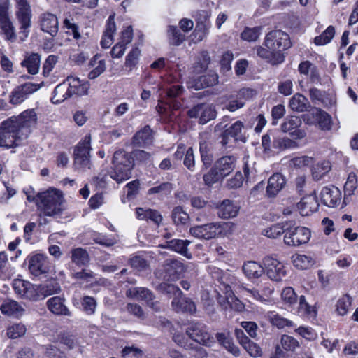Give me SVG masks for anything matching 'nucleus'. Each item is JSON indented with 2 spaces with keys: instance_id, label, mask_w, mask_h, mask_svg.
Masks as SVG:
<instances>
[{
  "instance_id": "nucleus-63",
  "label": "nucleus",
  "mask_w": 358,
  "mask_h": 358,
  "mask_svg": "<svg viewBox=\"0 0 358 358\" xmlns=\"http://www.w3.org/2000/svg\"><path fill=\"white\" fill-rule=\"evenodd\" d=\"M158 289L162 292L173 295L174 297H178L182 294L181 290L178 287L167 282L161 283L158 286Z\"/></svg>"
},
{
  "instance_id": "nucleus-42",
  "label": "nucleus",
  "mask_w": 358,
  "mask_h": 358,
  "mask_svg": "<svg viewBox=\"0 0 358 358\" xmlns=\"http://www.w3.org/2000/svg\"><path fill=\"white\" fill-rule=\"evenodd\" d=\"M238 278L229 271H225L224 277L219 285L220 289L226 295L232 293L231 286L238 283Z\"/></svg>"
},
{
  "instance_id": "nucleus-37",
  "label": "nucleus",
  "mask_w": 358,
  "mask_h": 358,
  "mask_svg": "<svg viewBox=\"0 0 358 358\" xmlns=\"http://www.w3.org/2000/svg\"><path fill=\"white\" fill-rule=\"evenodd\" d=\"M189 243L190 241L187 240L174 239L167 243V248L191 259L192 255L187 249V245Z\"/></svg>"
},
{
  "instance_id": "nucleus-24",
  "label": "nucleus",
  "mask_w": 358,
  "mask_h": 358,
  "mask_svg": "<svg viewBox=\"0 0 358 358\" xmlns=\"http://www.w3.org/2000/svg\"><path fill=\"white\" fill-rule=\"evenodd\" d=\"M242 271L249 280L259 278L264 273V268L255 261L245 262L242 266Z\"/></svg>"
},
{
  "instance_id": "nucleus-44",
  "label": "nucleus",
  "mask_w": 358,
  "mask_h": 358,
  "mask_svg": "<svg viewBox=\"0 0 358 358\" xmlns=\"http://www.w3.org/2000/svg\"><path fill=\"white\" fill-rule=\"evenodd\" d=\"M26 331V326L21 322L11 324L6 329L7 336L11 339H16L23 336Z\"/></svg>"
},
{
  "instance_id": "nucleus-52",
  "label": "nucleus",
  "mask_w": 358,
  "mask_h": 358,
  "mask_svg": "<svg viewBox=\"0 0 358 358\" xmlns=\"http://www.w3.org/2000/svg\"><path fill=\"white\" fill-rule=\"evenodd\" d=\"M267 319L273 325L278 328H283L287 326H292V322L275 312H268L266 314Z\"/></svg>"
},
{
  "instance_id": "nucleus-43",
  "label": "nucleus",
  "mask_w": 358,
  "mask_h": 358,
  "mask_svg": "<svg viewBox=\"0 0 358 358\" xmlns=\"http://www.w3.org/2000/svg\"><path fill=\"white\" fill-rule=\"evenodd\" d=\"M238 278L229 271H225L224 277L219 285L220 289L226 295L232 293L231 286L238 283Z\"/></svg>"
},
{
  "instance_id": "nucleus-48",
  "label": "nucleus",
  "mask_w": 358,
  "mask_h": 358,
  "mask_svg": "<svg viewBox=\"0 0 358 358\" xmlns=\"http://www.w3.org/2000/svg\"><path fill=\"white\" fill-rule=\"evenodd\" d=\"M168 38L170 44L179 45L185 41V35L174 26H169L167 29Z\"/></svg>"
},
{
  "instance_id": "nucleus-2",
  "label": "nucleus",
  "mask_w": 358,
  "mask_h": 358,
  "mask_svg": "<svg viewBox=\"0 0 358 358\" xmlns=\"http://www.w3.org/2000/svg\"><path fill=\"white\" fill-rule=\"evenodd\" d=\"M64 200L62 192L50 188L38 194L36 204L41 214L54 217L59 215L65 210Z\"/></svg>"
},
{
  "instance_id": "nucleus-1",
  "label": "nucleus",
  "mask_w": 358,
  "mask_h": 358,
  "mask_svg": "<svg viewBox=\"0 0 358 358\" xmlns=\"http://www.w3.org/2000/svg\"><path fill=\"white\" fill-rule=\"evenodd\" d=\"M263 45L256 48L257 55L271 65H278L284 62L283 52L291 46V43L287 34L275 30L266 34Z\"/></svg>"
},
{
  "instance_id": "nucleus-35",
  "label": "nucleus",
  "mask_w": 358,
  "mask_h": 358,
  "mask_svg": "<svg viewBox=\"0 0 358 358\" xmlns=\"http://www.w3.org/2000/svg\"><path fill=\"white\" fill-rule=\"evenodd\" d=\"M70 97H71V96L67 83L66 80H64L62 83L56 86L51 100L53 103H60Z\"/></svg>"
},
{
  "instance_id": "nucleus-59",
  "label": "nucleus",
  "mask_w": 358,
  "mask_h": 358,
  "mask_svg": "<svg viewBox=\"0 0 358 358\" xmlns=\"http://www.w3.org/2000/svg\"><path fill=\"white\" fill-rule=\"evenodd\" d=\"M281 345L286 351H294L299 346L296 339L288 335H283L281 337Z\"/></svg>"
},
{
  "instance_id": "nucleus-56",
  "label": "nucleus",
  "mask_w": 358,
  "mask_h": 358,
  "mask_svg": "<svg viewBox=\"0 0 358 358\" xmlns=\"http://www.w3.org/2000/svg\"><path fill=\"white\" fill-rule=\"evenodd\" d=\"M273 146L278 150H285L294 148L297 146V143L287 137H278L274 139Z\"/></svg>"
},
{
  "instance_id": "nucleus-28",
  "label": "nucleus",
  "mask_w": 358,
  "mask_h": 358,
  "mask_svg": "<svg viewBox=\"0 0 358 358\" xmlns=\"http://www.w3.org/2000/svg\"><path fill=\"white\" fill-rule=\"evenodd\" d=\"M89 68L91 69L88 73L90 79H95L102 74L106 70V62L100 58V55H94L89 62Z\"/></svg>"
},
{
  "instance_id": "nucleus-47",
  "label": "nucleus",
  "mask_w": 358,
  "mask_h": 358,
  "mask_svg": "<svg viewBox=\"0 0 358 358\" xmlns=\"http://www.w3.org/2000/svg\"><path fill=\"white\" fill-rule=\"evenodd\" d=\"M71 259L73 262L78 265H85L89 262L90 257L85 250L78 248L72 250Z\"/></svg>"
},
{
  "instance_id": "nucleus-41",
  "label": "nucleus",
  "mask_w": 358,
  "mask_h": 358,
  "mask_svg": "<svg viewBox=\"0 0 358 358\" xmlns=\"http://www.w3.org/2000/svg\"><path fill=\"white\" fill-rule=\"evenodd\" d=\"M60 290V287L57 282H51L47 285H41L36 286L37 299L42 296L45 298L48 296L57 293Z\"/></svg>"
},
{
  "instance_id": "nucleus-3",
  "label": "nucleus",
  "mask_w": 358,
  "mask_h": 358,
  "mask_svg": "<svg viewBox=\"0 0 358 358\" xmlns=\"http://www.w3.org/2000/svg\"><path fill=\"white\" fill-rule=\"evenodd\" d=\"M209 60V57L206 55L203 56V62L199 66L196 65L194 67L192 76L187 82L189 88L199 90L214 85L218 82V76L215 72L213 71H206Z\"/></svg>"
},
{
  "instance_id": "nucleus-7",
  "label": "nucleus",
  "mask_w": 358,
  "mask_h": 358,
  "mask_svg": "<svg viewBox=\"0 0 358 358\" xmlns=\"http://www.w3.org/2000/svg\"><path fill=\"white\" fill-rule=\"evenodd\" d=\"M12 120L14 126L27 138L31 133V128L37 123V114L34 109H28L21 113L18 116H13L8 119Z\"/></svg>"
},
{
  "instance_id": "nucleus-18",
  "label": "nucleus",
  "mask_w": 358,
  "mask_h": 358,
  "mask_svg": "<svg viewBox=\"0 0 358 358\" xmlns=\"http://www.w3.org/2000/svg\"><path fill=\"white\" fill-rule=\"evenodd\" d=\"M189 234L202 240H210L216 238L215 223L211 222L201 225H195L189 228Z\"/></svg>"
},
{
  "instance_id": "nucleus-61",
  "label": "nucleus",
  "mask_w": 358,
  "mask_h": 358,
  "mask_svg": "<svg viewBox=\"0 0 358 358\" xmlns=\"http://www.w3.org/2000/svg\"><path fill=\"white\" fill-rule=\"evenodd\" d=\"M172 185L169 182H164L158 186L152 187L148 189V194H159L161 196L167 195L171 193L172 190Z\"/></svg>"
},
{
  "instance_id": "nucleus-45",
  "label": "nucleus",
  "mask_w": 358,
  "mask_h": 358,
  "mask_svg": "<svg viewBox=\"0 0 358 358\" xmlns=\"http://www.w3.org/2000/svg\"><path fill=\"white\" fill-rule=\"evenodd\" d=\"M286 229H284V225L280 223L273 224L263 229L262 235L268 238L275 239L285 234Z\"/></svg>"
},
{
  "instance_id": "nucleus-51",
  "label": "nucleus",
  "mask_w": 358,
  "mask_h": 358,
  "mask_svg": "<svg viewBox=\"0 0 358 358\" xmlns=\"http://www.w3.org/2000/svg\"><path fill=\"white\" fill-rule=\"evenodd\" d=\"M335 35V29L333 26H329L320 36L314 39L317 45H324L331 41Z\"/></svg>"
},
{
  "instance_id": "nucleus-40",
  "label": "nucleus",
  "mask_w": 358,
  "mask_h": 358,
  "mask_svg": "<svg viewBox=\"0 0 358 358\" xmlns=\"http://www.w3.org/2000/svg\"><path fill=\"white\" fill-rule=\"evenodd\" d=\"M134 143L138 146H144L152 142V130L148 127H145L142 130L138 131L134 136Z\"/></svg>"
},
{
  "instance_id": "nucleus-6",
  "label": "nucleus",
  "mask_w": 358,
  "mask_h": 358,
  "mask_svg": "<svg viewBox=\"0 0 358 358\" xmlns=\"http://www.w3.org/2000/svg\"><path fill=\"white\" fill-rule=\"evenodd\" d=\"M90 143V136H86L76 147L73 165L76 170L84 171L91 169Z\"/></svg>"
},
{
  "instance_id": "nucleus-13",
  "label": "nucleus",
  "mask_w": 358,
  "mask_h": 358,
  "mask_svg": "<svg viewBox=\"0 0 358 358\" xmlns=\"http://www.w3.org/2000/svg\"><path fill=\"white\" fill-rule=\"evenodd\" d=\"M188 115L191 118H199V122L204 124L216 117V111L212 106L200 104L190 109Z\"/></svg>"
},
{
  "instance_id": "nucleus-19",
  "label": "nucleus",
  "mask_w": 358,
  "mask_h": 358,
  "mask_svg": "<svg viewBox=\"0 0 358 358\" xmlns=\"http://www.w3.org/2000/svg\"><path fill=\"white\" fill-rule=\"evenodd\" d=\"M323 203L330 208L337 206L341 200V192L335 186L324 187L320 193Z\"/></svg>"
},
{
  "instance_id": "nucleus-34",
  "label": "nucleus",
  "mask_w": 358,
  "mask_h": 358,
  "mask_svg": "<svg viewBox=\"0 0 358 358\" xmlns=\"http://www.w3.org/2000/svg\"><path fill=\"white\" fill-rule=\"evenodd\" d=\"M311 115L317 120L320 128L322 130H329L331 128V117L326 112L315 108L312 110Z\"/></svg>"
},
{
  "instance_id": "nucleus-50",
  "label": "nucleus",
  "mask_w": 358,
  "mask_h": 358,
  "mask_svg": "<svg viewBox=\"0 0 358 358\" xmlns=\"http://www.w3.org/2000/svg\"><path fill=\"white\" fill-rule=\"evenodd\" d=\"M301 120L298 116H290L287 117L281 124V130L284 133H290L301 125Z\"/></svg>"
},
{
  "instance_id": "nucleus-38",
  "label": "nucleus",
  "mask_w": 358,
  "mask_h": 358,
  "mask_svg": "<svg viewBox=\"0 0 358 358\" xmlns=\"http://www.w3.org/2000/svg\"><path fill=\"white\" fill-rule=\"evenodd\" d=\"M127 297L136 299L145 300L148 303L152 300V294L146 288L143 287H133L128 289L126 292Z\"/></svg>"
},
{
  "instance_id": "nucleus-62",
  "label": "nucleus",
  "mask_w": 358,
  "mask_h": 358,
  "mask_svg": "<svg viewBox=\"0 0 358 358\" xmlns=\"http://www.w3.org/2000/svg\"><path fill=\"white\" fill-rule=\"evenodd\" d=\"M92 238L95 243L107 247L113 245L116 243V240L113 236H106L98 233H94Z\"/></svg>"
},
{
  "instance_id": "nucleus-15",
  "label": "nucleus",
  "mask_w": 358,
  "mask_h": 358,
  "mask_svg": "<svg viewBox=\"0 0 358 358\" xmlns=\"http://www.w3.org/2000/svg\"><path fill=\"white\" fill-rule=\"evenodd\" d=\"M71 96H81L87 94L90 83L77 76H69L65 80Z\"/></svg>"
},
{
  "instance_id": "nucleus-17",
  "label": "nucleus",
  "mask_w": 358,
  "mask_h": 358,
  "mask_svg": "<svg viewBox=\"0 0 358 358\" xmlns=\"http://www.w3.org/2000/svg\"><path fill=\"white\" fill-rule=\"evenodd\" d=\"M1 313L7 317L20 318L25 313V308L23 304L13 300L6 299L0 306Z\"/></svg>"
},
{
  "instance_id": "nucleus-22",
  "label": "nucleus",
  "mask_w": 358,
  "mask_h": 358,
  "mask_svg": "<svg viewBox=\"0 0 358 358\" xmlns=\"http://www.w3.org/2000/svg\"><path fill=\"white\" fill-rule=\"evenodd\" d=\"M285 176L279 173H274L268 180L266 193L269 196H275L285 187Z\"/></svg>"
},
{
  "instance_id": "nucleus-4",
  "label": "nucleus",
  "mask_w": 358,
  "mask_h": 358,
  "mask_svg": "<svg viewBox=\"0 0 358 358\" xmlns=\"http://www.w3.org/2000/svg\"><path fill=\"white\" fill-rule=\"evenodd\" d=\"M112 163L113 166L110 176L117 183H122L131 177L134 159L129 153L124 150L116 151Z\"/></svg>"
},
{
  "instance_id": "nucleus-64",
  "label": "nucleus",
  "mask_w": 358,
  "mask_h": 358,
  "mask_svg": "<svg viewBox=\"0 0 358 358\" xmlns=\"http://www.w3.org/2000/svg\"><path fill=\"white\" fill-rule=\"evenodd\" d=\"M83 310L87 315H92L95 313L96 303L94 298L85 296L82 300Z\"/></svg>"
},
{
  "instance_id": "nucleus-57",
  "label": "nucleus",
  "mask_w": 358,
  "mask_h": 358,
  "mask_svg": "<svg viewBox=\"0 0 358 358\" xmlns=\"http://www.w3.org/2000/svg\"><path fill=\"white\" fill-rule=\"evenodd\" d=\"M172 219L176 224H185L189 219V215L180 206L176 207L172 212Z\"/></svg>"
},
{
  "instance_id": "nucleus-8",
  "label": "nucleus",
  "mask_w": 358,
  "mask_h": 358,
  "mask_svg": "<svg viewBox=\"0 0 358 358\" xmlns=\"http://www.w3.org/2000/svg\"><path fill=\"white\" fill-rule=\"evenodd\" d=\"M310 237V231L305 227H290L286 229L283 241L287 246L299 247L307 243Z\"/></svg>"
},
{
  "instance_id": "nucleus-33",
  "label": "nucleus",
  "mask_w": 358,
  "mask_h": 358,
  "mask_svg": "<svg viewBox=\"0 0 358 358\" xmlns=\"http://www.w3.org/2000/svg\"><path fill=\"white\" fill-rule=\"evenodd\" d=\"M216 338L218 342L233 355L238 357L240 355V350L232 342L229 332L217 333L216 334Z\"/></svg>"
},
{
  "instance_id": "nucleus-27",
  "label": "nucleus",
  "mask_w": 358,
  "mask_h": 358,
  "mask_svg": "<svg viewBox=\"0 0 358 358\" xmlns=\"http://www.w3.org/2000/svg\"><path fill=\"white\" fill-rule=\"evenodd\" d=\"M172 308L176 312H189L193 313L196 311L194 303L189 299L182 296V294L178 297H174L172 303Z\"/></svg>"
},
{
  "instance_id": "nucleus-12",
  "label": "nucleus",
  "mask_w": 358,
  "mask_h": 358,
  "mask_svg": "<svg viewBox=\"0 0 358 358\" xmlns=\"http://www.w3.org/2000/svg\"><path fill=\"white\" fill-rule=\"evenodd\" d=\"M8 1L2 0V2H0V29L6 39L14 41L16 38L15 29L8 17Z\"/></svg>"
},
{
  "instance_id": "nucleus-31",
  "label": "nucleus",
  "mask_w": 358,
  "mask_h": 358,
  "mask_svg": "<svg viewBox=\"0 0 358 358\" xmlns=\"http://www.w3.org/2000/svg\"><path fill=\"white\" fill-rule=\"evenodd\" d=\"M116 31V26L114 21V16L110 15L108 17L106 31L103 33L101 41V45L103 48H108L110 46L113 41V36Z\"/></svg>"
},
{
  "instance_id": "nucleus-54",
  "label": "nucleus",
  "mask_w": 358,
  "mask_h": 358,
  "mask_svg": "<svg viewBox=\"0 0 358 358\" xmlns=\"http://www.w3.org/2000/svg\"><path fill=\"white\" fill-rule=\"evenodd\" d=\"M298 313L302 315L315 317L317 312L314 307L307 303L305 296H301L299 297Z\"/></svg>"
},
{
  "instance_id": "nucleus-49",
  "label": "nucleus",
  "mask_w": 358,
  "mask_h": 358,
  "mask_svg": "<svg viewBox=\"0 0 358 358\" xmlns=\"http://www.w3.org/2000/svg\"><path fill=\"white\" fill-rule=\"evenodd\" d=\"M358 187V171L349 173L347 181L345 184V194L352 195Z\"/></svg>"
},
{
  "instance_id": "nucleus-36",
  "label": "nucleus",
  "mask_w": 358,
  "mask_h": 358,
  "mask_svg": "<svg viewBox=\"0 0 358 358\" xmlns=\"http://www.w3.org/2000/svg\"><path fill=\"white\" fill-rule=\"evenodd\" d=\"M289 106L294 111L303 112L309 107V101L303 95L296 93L290 99Z\"/></svg>"
},
{
  "instance_id": "nucleus-9",
  "label": "nucleus",
  "mask_w": 358,
  "mask_h": 358,
  "mask_svg": "<svg viewBox=\"0 0 358 358\" xmlns=\"http://www.w3.org/2000/svg\"><path fill=\"white\" fill-rule=\"evenodd\" d=\"M16 1V15L20 24V34L23 35V38H26L29 33L31 27V10L27 0H15Z\"/></svg>"
},
{
  "instance_id": "nucleus-29",
  "label": "nucleus",
  "mask_w": 358,
  "mask_h": 358,
  "mask_svg": "<svg viewBox=\"0 0 358 358\" xmlns=\"http://www.w3.org/2000/svg\"><path fill=\"white\" fill-rule=\"evenodd\" d=\"M292 263L298 269H308L315 264V259L310 255L294 254L291 257Z\"/></svg>"
},
{
  "instance_id": "nucleus-5",
  "label": "nucleus",
  "mask_w": 358,
  "mask_h": 358,
  "mask_svg": "<svg viewBox=\"0 0 358 358\" xmlns=\"http://www.w3.org/2000/svg\"><path fill=\"white\" fill-rule=\"evenodd\" d=\"M26 138L8 119L1 123L0 128V147L10 148L17 146Z\"/></svg>"
},
{
  "instance_id": "nucleus-11",
  "label": "nucleus",
  "mask_w": 358,
  "mask_h": 358,
  "mask_svg": "<svg viewBox=\"0 0 358 358\" xmlns=\"http://www.w3.org/2000/svg\"><path fill=\"white\" fill-rule=\"evenodd\" d=\"M30 273L34 276L46 273L49 271V262L46 256L41 253L32 252L26 259Z\"/></svg>"
},
{
  "instance_id": "nucleus-20",
  "label": "nucleus",
  "mask_w": 358,
  "mask_h": 358,
  "mask_svg": "<svg viewBox=\"0 0 358 358\" xmlns=\"http://www.w3.org/2000/svg\"><path fill=\"white\" fill-rule=\"evenodd\" d=\"M217 216L221 219H230L237 216L240 207L233 201L224 199L217 204Z\"/></svg>"
},
{
  "instance_id": "nucleus-21",
  "label": "nucleus",
  "mask_w": 358,
  "mask_h": 358,
  "mask_svg": "<svg viewBox=\"0 0 358 358\" xmlns=\"http://www.w3.org/2000/svg\"><path fill=\"white\" fill-rule=\"evenodd\" d=\"M319 203L315 194H311L304 196L297 203V209L302 216H308L317 211Z\"/></svg>"
},
{
  "instance_id": "nucleus-39",
  "label": "nucleus",
  "mask_w": 358,
  "mask_h": 358,
  "mask_svg": "<svg viewBox=\"0 0 358 358\" xmlns=\"http://www.w3.org/2000/svg\"><path fill=\"white\" fill-rule=\"evenodd\" d=\"M216 238L228 237L232 235L236 228V224L231 222H215Z\"/></svg>"
},
{
  "instance_id": "nucleus-14",
  "label": "nucleus",
  "mask_w": 358,
  "mask_h": 358,
  "mask_svg": "<svg viewBox=\"0 0 358 358\" xmlns=\"http://www.w3.org/2000/svg\"><path fill=\"white\" fill-rule=\"evenodd\" d=\"M13 287L17 295L30 300H37L36 285L22 279H15Z\"/></svg>"
},
{
  "instance_id": "nucleus-16",
  "label": "nucleus",
  "mask_w": 358,
  "mask_h": 358,
  "mask_svg": "<svg viewBox=\"0 0 358 358\" xmlns=\"http://www.w3.org/2000/svg\"><path fill=\"white\" fill-rule=\"evenodd\" d=\"M187 334L190 338L203 345L210 346L213 343V338L201 324L192 325L187 329Z\"/></svg>"
},
{
  "instance_id": "nucleus-23",
  "label": "nucleus",
  "mask_w": 358,
  "mask_h": 358,
  "mask_svg": "<svg viewBox=\"0 0 358 358\" xmlns=\"http://www.w3.org/2000/svg\"><path fill=\"white\" fill-rule=\"evenodd\" d=\"M40 26L43 31L55 35L59 27L57 16L50 13L43 14L40 17Z\"/></svg>"
},
{
  "instance_id": "nucleus-53",
  "label": "nucleus",
  "mask_w": 358,
  "mask_h": 358,
  "mask_svg": "<svg viewBox=\"0 0 358 358\" xmlns=\"http://www.w3.org/2000/svg\"><path fill=\"white\" fill-rule=\"evenodd\" d=\"M281 299L284 304L291 307L296 303L297 295L292 287H287L282 289Z\"/></svg>"
},
{
  "instance_id": "nucleus-58",
  "label": "nucleus",
  "mask_w": 358,
  "mask_h": 358,
  "mask_svg": "<svg viewBox=\"0 0 358 358\" xmlns=\"http://www.w3.org/2000/svg\"><path fill=\"white\" fill-rule=\"evenodd\" d=\"M22 90L20 86L15 87L9 95V102L13 105H20L27 99Z\"/></svg>"
},
{
  "instance_id": "nucleus-32",
  "label": "nucleus",
  "mask_w": 358,
  "mask_h": 358,
  "mask_svg": "<svg viewBox=\"0 0 358 358\" xmlns=\"http://www.w3.org/2000/svg\"><path fill=\"white\" fill-rule=\"evenodd\" d=\"M41 64V57L37 53H32L25 57L22 62V66L32 75L38 73Z\"/></svg>"
},
{
  "instance_id": "nucleus-55",
  "label": "nucleus",
  "mask_w": 358,
  "mask_h": 358,
  "mask_svg": "<svg viewBox=\"0 0 358 358\" xmlns=\"http://www.w3.org/2000/svg\"><path fill=\"white\" fill-rule=\"evenodd\" d=\"M351 298L348 295L341 296L336 305V310L338 315L341 316L345 315L351 306Z\"/></svg>"
},
{
  "instance_id": "nucleus-26",
  "label": "nucleus",
  "mask_w": 358,
  "mask_h": 358,
  "mask_svg": "<svg viewBox=\"0 0 358 358\" xmlns=\"http://www.w3.org/2000/svg\"><path fill=\"white\" fill-rule=\"evenodd\" d=\"M229 117H225L224 118L223 122H220L219 124L217 125V128L218 129H224V137L228 138V137H236L238 134H240L244 127L243 123L240 121L237 120L234 123L228 125L227 124H225L226 122L229 120Z\"/></svg>"
},
{
  "instance_id": "nucleus-60",
  "label": "nucleus",
  "mask_w": 358,
  "mask_h": 358,
  "mask_svg": "<svg viewBox=\"0 0 358 358\" xmlns=\"http://www.w3.org/2000/svg\"><path fill=\"white\" fill-rule=\"evenodd\" d=\"M227 303L229 307L237 312H242L245 309V305L234 296V293L225 295Z\"/></svg>"
},
{
  "instance_id": "nucleus-30",
  "label": "nucleus",
  "mask_w": 358,
  "mask_h": 358,
  "mask_svg": "<svg viewBox=\"0 0 358 358\" xmlns=\"http://www.w3.org/2000/svg\"><path fill=\"white\" fill-rule=\"evenodd\" d=\"M48 309L54 314L69 315L70 313L64 304V299L59 296H54L47 301Z\"/></svg>"
},
{
  "instance_id": "nucleus-25",
  "label": "nucleus",
  "mask_w": 358,
  "mask_h": 358,
  "mask_svg": "<svg viewBox=\"0 0 358 358\" xmlns=\"http://www.w3.org/2000/svg\"><path fill=\"white\" fill-rule=\"evenodd\" d=\"M236 166V159L232 156H225L218 159L214 167L224 178L233 171Z\"/></svg>"
},
{
  "instance_id": "nucleus-10",
  "label": "nucleus",
  "mask_w": 358,
  "mask_h": 358,
  "mask_svg": "<svg viewBox=\"0 0 358 358\" xmlns=\"http://www.w3.org/2000/svg\"><path fill=\"white\" fill-rule=\"evenodd\" d=\"M264 273L272 280L280 281L287 275L285 264L273 256H267L264 260Z\"/></svg>"
},
{
  "instance_id": "nucleus-46",
  "label": "nucleus",
  "mask_w": 358,
  "mask_h": 358,
  "mask_svg": "<svg viewBox=\"0 0 358 358\" xmlns=\"http://www.w3.org/2000/svg\"><path fill=\"white\" fill-rule=\"evenodd\" d=\"M331 169L330 162L323 161L317 163L313 167L312 174L315 180H320Z\"/></svg>"
}]
</instances>
